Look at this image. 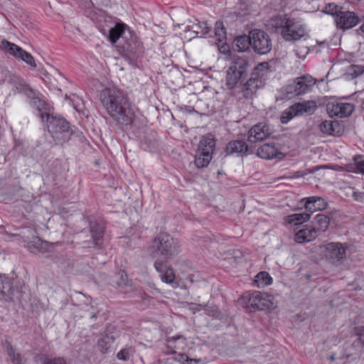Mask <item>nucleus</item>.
Segmentation results:
<instances>
[{
    "instance_id": "52",
    "label": "nucleus",
    "mask_w": 364,
    "mask_h": 364,
    "mask_svg": "<svg viewBox=\"0 0 364 364\" xmlns=\"http://www.w3.org/2000/svg\"><path fill=\"white\" fill-rule=\"evenodd\" d=\"M90 317H91V318H96V315L93 314H92V315L90 316Z\"/></svg>"
},
{
    "instance_id": "18",
    "label": "nucleus",
    "mask_w": 364,
    "mask_h": 364,
    "mask_svg": "<svg viewBox=\"0 0 364 364\" xmlns=\"http://www.w3.org/2000/svg\"><path fill=\"white\" fill-rule=\"evenodd\" d=\"M166 347L169 350L167 353H175L176 350L183 349L186 344V340L183 336L178 335L176 336L168 337L166 339Z\"/></svg>"
},
{
    "instance_id": "13",
    "label": "nucleus",
    "mask_w": 364,
    "mask_h": 364,
    "mask_svg": "<svg viewBox=\"0 0 364 364\" xmlns=\"http://www.w3.org/2000/svg\"><path fill=\"white\" fill-rule=\"evenodd\" d=\"M270 134L269 127L263 124L259 123L253 126L248 132V140L251 143L264 140Z\"/></svg>"
},
{
    "instance_id": "42",
    "label": "nucleus",
    "mask_w": 364,
    "mask_h": 364,
    "mask_svg": "<svg viewBox=\"0 0 364 364\" xmlns=\"http://www.w3.org/2000/svg\"><path fill=\"white\" fill-rule=\"evenodd\" d=\"M355 106L351 103L343 102V117L350 116L354 111Z\"/></svg>"
},
{
    "instance_id": "14",
    "label": "nucleus",
    "mask_w": 364,
    "mask_h": 364,
    "mask_svg": "<svg viewBox=\"0 0 364 364\" xmlns=\"http://www.w3.org/2000/svg\"><path fill=\"white\" fill-rule=\"evenodd\" d=\"M305 209L311 215L314 212L324 210L327 206L325 200L319 196H311L302 199Z\"/></svg>"
},
{
    "instance_id": "23",
    "label": "nucleus",
    "mask_w": 364,
    "mask_h": 364,
    "mask_svg": "<svg viewBox=\"0 0 364 364\" xmlns=\"http://www.w3.org/2000/svg\"><path fill=\"white\" fill-rule=\"evenodd\" d=\"M298 116L304 113L312 114L317 108L316 102L312 100L304 101L293 105Z\"/></svg>"
},
{
    "instance_id": "53",
    "label": "nucleus",
    "mask_w": 364,
    "mask_h": 364,
    "mask_svg": "<svg viewBox=\"0 0 364 364\" xmlns=\"http://www.w3.org/2000/svg\"><path fill=\"white\" fill-rule=\"evenodd\" d=\"M330 359L333 360L334 359V356L333 355H331L330 356Z\"/></svg>"
},
{
    "instance_id": "35",
    "label": "nucleus",
    "mask_w": 364,
    "mask_h": 364,
    "mask_svg": "<svg viewBox=\"0 0 364 364\" xmlns=\"http://www.w3.org/2000/svg\"><path fill=\"white\" fill-rule=\"evenodd\" d=\"M272 278L267 272H260L255 279V283L258 287H264L272 283Z\"/></svg>"
},
{
    "instance_id": "3",
    "label": "nucleus",
    "mask_w": 364,
    "mask_h": 364,
    "mask_svg": "<svg viewBox=\"0 0 364 364\" xmlns=\"http://www.w3.org/2000/svg\"><path fill=\"white\" fill-rule=\"evenodd\" d=\"M41 119L42 122H46L48 130L57 144H62L70 139L72 131L65 119L51 113H42Z\"/></svg>"
},
{
    "instance_id": "15",
    "label": "nucleus",
    "mask_w": 364,
    "mask_h": 364,
    "mask_svg": "<svg viewBox=\"0 0 364 364\" xmlns=\"http://www.w3.org/2000/svg\"><path fill=\"white\" fill-rule=\"evenodd\" d=\"M156 270L161 274L162 282L171 284L175 279V274L171 268H169L162 260L157 259L154 262Z\"/></svg>"
},
{
    "instance_id": "28",
    "label": "nucleus",
    "mask_w": 364,
    "mask_h": 364,
    "mask_svg": "<svg viewBox=\"0 0 364 364\" xmlns=\"http://www.w3.org/2000/svg\"><path fill=\"white\" fill-rule=\"evenodd\" d=\"M325 13L335 16V22L338 28H341V6L334 3H330L326 6Z\"/></svg>"
},
{
    "instance_id": "5",
    "label": "nucleus",
    "mask_w": 364,
    "mask_h": 364,
    "mask_svg": "<svg viewBox=\"0 0 364 364\" xmlns=\"http://www.w3.org/2000/svg\"><path fill=\"white\" fill-rule=\"evenodd\" d=\"M249 62L245 58L232 59L227 71L226 86L229 89L236 87L247 73Z\"/></svg>"
},
{
    "instance_id": "6",
    "label": "nucleus",
    "mask_w": 364,
    "mask_h": 364,
    "mask_svg": "<svg viewBox=\"0 0 364 364\" xmlns=\"http://www.w3.org/2000/svg\"><path fill=\"white\" fill-rule=\"evenodd\" d=\"M244 297L250 306L257 310L274 309L277 306L274 297L267 293L255 291L247 293Z\"/></svg>"
},
{
    "instance_id": "33",
    "label": "nucleus",
    "mask_w": 364,
    "mask_h": 364,
    "mask_svg": "<svg viewBox=\"0 0 364 364\" xmlns=\"http://www.w3.org/2000/svg\"><path fill=\"white\" fill-rule=\"evenodd\" d=\"M212 159V156H210L208 152L206 154L203 152L197 151L194 164L198 168H201L208 166Z\"/></svg>"
},
{
    "instance_id": "2",
    "label": "nucleus",
    "mask_w": 364,
    "mask_h": 364,
    "mask_svg": "<svg viewBox=\"0 0 364 364\" xmlns=\"http://www.w3.org/2000/svg\"><path fill=\"white\" fill-rule=\"evenodd\" d=\"M149 255L153 257H161L167 262L178 252V246L173 238L166 232H159L148 247Z\"/></svg>"
},
{
    "instance_id": "25",
    "label": "nucleus",
    "mask_w": 364,
    "mask_h": 364,
    "mask_svg": "<svg viewBox=\"0 0 364 364\" xmlns=\"http://www.w3.org/2000/svg\"><path fill=\"white\" fill-rule=\"evenodd\" d=\"M345 65V76L348 79H354L364 73L363 65L350 64Z\"/></svg>"
},
{
    "instance_id": "43",
    "label": "nucleus",
    "mask_w": 364,
    "mask_h": 364,
    "mask_svg": "<svg viewBox=\"0 0 364 364\" xmlns=\"http://www.w3.org/2000/svg\"><path fill=\"white\" fill-rule=\"evenodd\" d=\"M9 355L14 364H24L23 358L18 353L12 350Z\"/></svg>"
},
{
    "instance_id": "49",
    "label": "nucleus",
    "mask_w": 364,
    "mask_h": 364,
    "mask_svg": "<svg viewBox=\"0 0 364 364\" xmlns=\"http://www.w3.org/2000/svg\"><path fill=\"white\" fill-rule=\"evenodd\" d=\"M333 124L336 125H333V131H332V135H337L339 134L341 131V125L338 121H331Z\"/></svg>"
},
{
    "instance_id": "16",
    "label": "nucleus",
    "mask_w": 364,
    "mask_h": 364,
    "mask_svg": "<svg viewBox=\"0 0 364 364\" xmlns=\"http://www.w3.org/2000/svg\"><path fill=\"white\" fill-rule=\"evenodd\" d=\"M90 232L93 246L100 247L103 242L104 227L97 223H90Z\"/></svg>"
},
{
    "instance_id": "4",
    "label": "nucleus",
    "mask_w": 364,
    "mask_h": 364,
    "mask_svg": "<svg viewBox=\"0 0 364 364\" xmlns=\"http://www.w3.org/2000/svg\"><path fill=\"white\" fill-rule=\"evenodd\" d=\"M268 73L269 65L267 63H262L256 66L252 72L250 77L242 86L243 96L247 99L252 98L257 90L263 87Z\"/></svg>"
},
{
    "instance_id": "8",
    "label": "nucleus",
    "mask_w": 364,
    "mask_h": 364,
    "mask_svg": "<svg viewBox=\"0 0 364 364\" xmlns=\"http://www.w3.org/2000/svg\"><path fill=\"white\" fill-rule=\"evenodd\" d=\"M0 48L4 49L6 52L15 58L21 59L31 68H36V63L31 54L23 50L20 46L8 41L7 40H3L1 42Z\"/></svg>"
},
{
    "instance_id": "20",
    "label": "nucleus",
    "mask_w": 364,
    "mask_h": 364,
    "mask_svg": "<svg viewBox=\"0 0 364 364\" xmlns=\"http://www.w3.org/2000/svg\"><path fill=\"white\" fill-rule=\"evenodd\" d=\"M23 241L26 242L25 245L32 253H43L47 250V243L43 242L38 237H34L33 240H28V238H24Z\"/></svg>"
},
{
    "instance_id": "47",
    "label": "nucleus",
    "mask_w": 364,
    "mask_h": 364,
    "mask_svg": "<svg viewBox=\"0 0 364 364\" xmlns=\"http://www.w3.org/2000/svg\"><path fill=\"white\" fill-rule=\"evenodd\" d=\"M198 27L201 29L200 33L203 35H207L210 32V27L208 26L207 23L202 22L199 24Z\"/></svg>"
},
{
    "instance_id": "48",
    "label": "nucleus",
    "mask_w": 364,
    "mask_h": 364,
    "mask_svg": "<svg viewBox=\"0 0 364 364\" xmlns=\"http://www.w3.org/2000/svg\"><path fill=\"white\" fill-rule=\"evenodd\" d=\"M117 357L119 360H126L129 358V353L126 349H122L117 353Z\"/></svg>"
},
{
    "instance_id": "17",
    "label": "nucleus",
    "mask_w": 364,
    "mask_h": 364,
    "mask_svg": "<svg viewBox=\"0 0 364 364\" xmlns=\"http://www.w3.org/2000/svg\"><path fill=\"white\" fill-rule=\"evenodd\" d=\"M318 236L315 229L309 226L297 231L294 235V240L297 243H305L312 241Z\"/></svg>"
},
{
    "instance_id": "26",
    "label": "nucleus",
    "mask_w": 364,
    "mask_h": 364,
    "mask_svg": "<svg viewBox=\"0 0 364 364\" xmlns=\"http://www.w3.org/2000/svg\"><path fill=\"white\" fill-rule=\"evenodd\" d=\"M235 50L238 52H243L247 50L250 46H252L251 32L249 36L243 35L237 37L234 41Z\"/></svg>"
},
{
    "instance_id": "41",
    "label": "nucleus",
    "mask_w": 364,
    "mask_h": 364,
    "mask_svg": "<svg viewBox=\"0 0 364 364\" xmlns=\"http://www.w3.org/2000/svg\"><path fill=\"white\" fill-rule=\"evenodd\" d=\"M333 125H336V124H333V122H331V120L324 121L321 125V130L323 133L332 134V131H333L332 127H333Z\"/></svg>"
},
{
    "instance_id": "50",
    "label": "nucleus",
    "mask_w": 364,
    "mask_h": 364,
    "mask_svg": "<svg viewBox=\"0 0 364 364\" xmlns=\"http://www.w3.org/2000/svg\"><path fill=\"white\" fill-rule=\"evenodd\" d=\"M186 363V364H195L196 363V360L195 359L188 358Z\"/></svg>"
},
{
    "instance_id": "1",
    "label": "nucleus",
    "mask_w": 364,
    "mask_h": 364,
    "mask_svg": "<svg viewBox=\"0 0 364 364\" xmlns=\"http://www.w3.org/2000/svg\"><path fill=\"white\" fill-rule=\"evenodd\" d=\"M101 103L112 119L117 124H130L134 114L122 92L114 88H105L100 93Z\"/></svg>"
},
{
    "instance_id": "29",
    "label": "nucleus",
    "mask_w": 364,
    "mask_h": 364,
    "mask_svg": "<svg viewBox=\"0 0 364 364\" xmlns=\"http://www.w3.org/2000/svg\"><path fill=\"white\" fill-rule=\"evenodd\" d=\"M14 288L11 279L6 276H0V293L10 298Z\"/></svg>"
},
{
    "instance_id": "34",
    "label": "nucleus",
    "mask_w": 364,
    "mask_h": 364,
    "mask_svg": "<svg viewBox=\"0 0 364 364\" xmlns=\"http://www.w3.org/2000/svg\"><path fill=\"white\" fill-rule=\"evenodd\" d=\"M127 26L124 23H117L109 30V38L112 43H116L124 33Z\"/></svg>"
},
{
    "instance_id": "11",
    "label": "nucleus",
    "mask_w": 364,
    "mask_h": 364,
    "mask_svg": "<svg viewBox=\"0 0 364 364\" xmlns=\"http://www.w3.org/2000/svg\"><path fill=\"white\" fill-rule=\"evenodd\" d=\"M318 252L330 262L335 264L338 262L341 258V245L338 242H329L318 247Z\"/></svg>"
},
{
    "instance_id": "44",
    "label": "nucleus",
    "mask_w": 364,
    "mask_h": 364,
    "mask_svg": "<svg viewBox=\"0 0 364 364\" xmlns=\"http://www.w3.org/2000/svg\"><path fill=\"white\" fill-rule=\"evenodd\" d=\"M355 333L358 336V340L364 346V326H358L355 328Z\"/></svg>"
},
{
    "instance_id": "21",
    "label": "nucleus",
    "mask_w": 364,
    "mask_h": 364,
    "mask_svg": "<svg viewBox=\"0 0 364 364\" xmlns=\"http://www.w3.org/2000/svg\"><path fill=\"white\" fill-rule=\"evenodd\" d=\"M310 219V214L309 213H294L285 216L284 222L287 225L291 226L301 225Z\"/></svg>"
},
{
    "instance_id": "30",
    "label": "nucleus",
    "mask_w": 364,
    "mask_h": 364,
    "mask_svg": "<svg viewBox=\"0 0 364 364\" xmlns=\"http://www.w3.org/2000/svg\"><path fill=\"white\" fill-rule=\"evenodd\" d=\"M114 338L113 336H110L108 333L102 335L98 341V348L102 353H107L109 352L112 348V343Z\"/></svg>"
},
{
    "instance_id": "39",
    "label": "nucleus",
    "mask_w": 364,
    "mask_h": 364,
    "mask_svg": "<svg viewBox=\"0 0 364 364\" xmlns=\"http://www.w3.org/2000/svg\"><path fill=\"white\" fill-rule=\"evenodd\" d=\"M297 116L298 114H296L294 106L291 105L282 112L281 115V122L282 124H287L294 117Z\"/></svg>"
},
{
    "instance_id": "31",
    "label": "nucleus",
    "mask_w": 364,
    "mask_h": 364,
    "mask_svg": "<svg viewBox=\"0 0 364 364\" xmlns=\"http://www.w3.org/2000/svg\"><path fill=\"white\" fill-rule=\"evenodd\" d=\"M359 18L353 12H343V30L354 27L358 24Z\"/></svg>"
},
{
    "instance_id": "51",
    "label": "nucleus",
    "mask_w": 364,
    "mask_h": 364,
    "mask_svg": "<svg viewBox=\"0 0 364 364\" xmlns=\"http://www.w3.org/2000/svg\"><path fill=\"white\" fill-rule=\"evenodd\" d=\"M360 30L364 33V22L360 27Z\"/></svg>"
},
{
    "instance_id": "19",
    "label": "nucleus",
    "mask_w": 364,
    "mask_h": 364,
    "mask_svg": "<svg viewBox=\"0 0 364 364\" xmlns=\"http://www.w3.org/2000/svg\"><path fill=\"white\" fill-rule=\"evenodd\" d=\"M215 147V142L213 136L211 134H208L203 136L198 144L197 151L208 154L212 156Z\"/></svg>"
},
{
    "instance_id": "40",
    "label": "nucleus",
    "mask_w": 364,
    "mask_h": 364,
    "mask_svg": "<svg viewBox=\"0 0 364 364\" xmlns=\"http://www.w3.org/2000/svg\"><path fill=\"white\" fill-rule=\"evenodd\" d=\"M188 359V358L186 354L179 353L174 358H167L165 362H160L159 364H176L177 362L186 364Z\"/></svg>"
},
{
    "instance_id": "9",
    "label": "nucleus",
    "mask_w": 364,
    "mask_h": 364,
    "mask_svg": "<svg viewBox=\"0 0 364 364\" xmlns=\"http://www.w3.org/2000/svg\"><path fill=\"white\" fill-rule=\"evenodd\" d=\"M251 41L252 48L259 54H266L271 50V40L269 38V36L263 31H252Z\"/></svg>"
},
{
    "instance_id": "45",
    "label": "nucleus",
    "mask_w": 364,
    "mask_h": 364,
    "mask_svg": "<svg viewBox=\"0 0 364 364\" xmlns=\"http://www.w3.org/2000/svg\"><path fill=\"white\" fill-rule=\"evenodd\" d=\"M355 162L358 171L364 173V157L355 158Z\"/></svg>"
},
{
    "instance_id": "38",
    "label": "nucleus",
    "mask_w": 364,
    "mask_h": 364,
    "mask_svg": "<svg viewBox=\"0 0 364 364\" xmlns=\"http://www.w3.org/2000/svg\"><path fill=\"white\" fill-rule=\"evenodd\" d=\"M9 82L18 92L25 91L26 89L28 87V85L26 84V82L23 79L15 75L11 77Z\"/></svg>"
},
{
    "instance_id": "10",
    "label": "nucleus",
    "mask_w": 364,
    "mask_h": 364,
    "mask_svg": "<svg viewBox=\"0 0 364 364\" xmlns=\"http://www.w3.org/2000/svg\"><path fill=\"white\" fill-rule=\"evenodd\" d=\"M282 33L287 41H296L305 36L306 29L303 25L288 19L282 28Z\"/></svg>"
},
{
    "instance_id": "7",
    "label": "nucleus",
    "mask_w": 364,
    "mask_h": 364,
    "mask_svg": "<svg viewBox=\"0 0 364 364\" xmlns=\"http://www.w3.org/2000/svg\"><path fill=\"white\" fill-rule=\"evenodd\" d=\"M315 83L316 80L311 75H305L296 78L292 82L287 85L284 90L290 98L309 92Z\"/></svg>"
},
{
    "instance_id": "37",
    "label": "nucleus",
    "mask_w": 364,
    "mask_h": 364,
    "mask_svg": "<svg viewBox=\"0 0 364 364\" xmlns=\"http://www.w3.org/2000/svg\"><path fill=\"white\" fill-rule=\"evenodd\" d=\"M215 36L218 42L226 39V31L223 22L217 21L215 25Z\"/></svg>"
},
{
    "instance_id": "12",
    "label": "nucleus",
    "mask_w": 364,
    "mask_h": 364,
    "mask_svg": "<svg viewBox=\"0 0 364 364\" xmlns=\"http://www.w3.org/2000/svg\"><path fill=\"white\" fill-rule=\"evenodd\" d=\"M257 155L264 159H282L284 154L280 151L275 143H266L259 146L257 150Z\"/></svg>"
},
{
    "instance_id": "22",
    "label": "nucleus",
    "mask_w": 364,
    "mask_h": 364,
    "mask_svg": "<svg viewBox=\"0 0 364 364\" xmlns=\"http://www.w3.org/2000/svg\"><path fill=\"white\" fill-rule=\"evenodd\" d=\"M248 151V146L246 143L242 140H235L229 142L226 146L228 154H245Z\"/></svg>"
},
{
    "instance_id": "27",
    "label": "nucleus",
    "mask_w": 364,
    "mask_h": 364,
    "mask_svg": "<svg viewBox=\"0 0 364 364\" xmlns=\"http://www.w3.org/2000/svg\"><path fill=\"white\" fill-rule=\"evenodd\" d=\"M326 111L330 117H339L341 113V102L336 97H331L327 103Z\"/></svg>"
},
{
    "instance_id": "46",
    "label": "nucleus",
    "mask_w": 364,
    "mask_h": 364,
    "mask_svg": "<svg viewBox=\"0 0 364 364\" xmlns=\"http://www.w3.org/2000/svg\"><path fill=\"white\" fill-rule=\"evenodd\" d=\"M124 48L131 54H135L136 53L137 46L135 43L134 45L127 43L124 45Z\"/></svg>"
},
{
    "instance_id": "36",
    "label": "nucleus",
    "mask_w": 364,
    "mask_h": 364,
    "mask_svg": "<svg viewBox=\"0 0 364 364\" xmlns=\"http://www.w3.org/2000/svg\"><path fill=\"white\" fill-rule=\"evenodd\" d=\"M42 364H69L63 357H52L47 354L39 355Z\"/></svg>"
},
{
    "instance_id": "32",
    "label": "nucleus",
    "mask_w": 364,
    "mask_h": 364,
    "mask_svg": "<svg viewBox=\"0 0 364 364\" xmlns=\"http://www.w3.org/2000/svg\"><path fill=\"white\" fill-rule=\"evenodd\" d=\"M31 105L38 110L40 115L42 113H52L53 107L40 97H33L31 100Z\"/></svg>"
},
{
    "instance_id": "24",
    "label": "nucleus",
    "mask_w": 364,
    "mask_h": 364,
    "mask_svg": "<svg viewBox=\"0 0 364 364\" xmlns=\"http://www.w3.org/2000/svg\"><path fill=\"white\" fill-rule=\"evenodd\" d=\"M329 225V218L323 214H318L316 215L314 220L313 221L314 229H315L318 235L325 232Z\"/></svg>"
}]
</instances>
